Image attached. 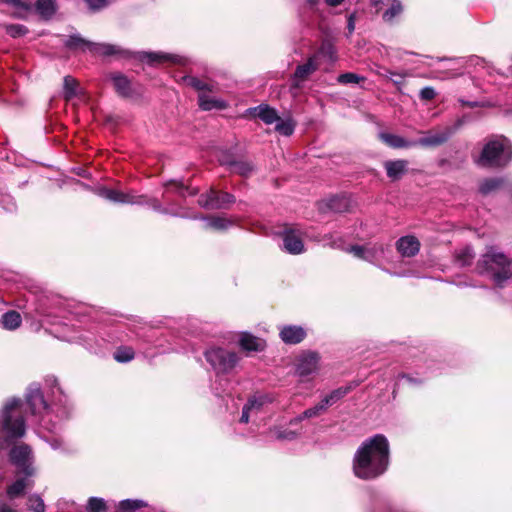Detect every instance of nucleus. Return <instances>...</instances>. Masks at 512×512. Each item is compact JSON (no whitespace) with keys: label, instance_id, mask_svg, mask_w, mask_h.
Returning a JSON list of instances; mask_svg holds the SVG:
<instances>
[{"label":"nucleus","instance_id":"nucleus-1","mask_svg":"<svg viewBox=\"0 0 512 512\" xmlns=\"http://www.w3.org/2000/svg\"><path fill=\"white\" fill-rule=\"evenodd\" d=\"M390 449L387 438L376 434L367 438L355 452L354 475L363 480L375 479L388 469Z\"/></svg>","mask_w":512,"mask_h":512},{"label":"nucleus","instance_id":"nucleus-2","mask_svg":"<svg viewBox=\"0 0 512 512\" xmlns=\"http://www.w3.org/2000/svg\"><path fill=\"white\" fill-rule=\"evenodd\" d=\"M26 433L24 404L13 398L5 404L0 416V450L21 439Z\"/></svg>","mask_w":512,"mask_h":512},{"label":"nucleus","instance_id":"nucleus-3","mask_svg":"<svg viewBox=\"0 0 512 512\" xmlns=\"http://www.w3.org/2000/svg\"><path fill=\"white\" fill-rule=\"evenodd\" d=\"M476 269L480 275L489 277L498 288L504 287L511 277L509 259L494 247L488 248L481 256Z\"/></svg>","mask_w":512,"mask_h":512},{"label":"nucleus","instance_id":"nucleus-4","mask_svg":"<svg viewBox=\"0 0 512 512\" xmlns=\"http://www.w3.org/2000/svg\"><path fill=\"white\" fill-rule=\"evenodd\" d=\"M509 139L495 135L489 137L479 153L474 157V162L482 168L497 169L509 163Z\"/></svg>","mask_w":512,"mask_h":512},{"label":"nucleus","instance_id":"nucleus-5","mask_svg":"<svg viewBox=\"0 0 512 512\" xmlns=\"http://www.w3.org/2000/svg\"><path fill=\"white\" fill-rule=\"evenodd\" d=\"M204 356L218 375L230 373L240 359L236 352L217 346L207 349Z\"/></svg>","mask_w":512,"mask_h":512},{"label":"nucleus","instance_id":"nucleus-6","mask_svg":"<svg viewBox=\"0 0 512 512\" xmlns=\"http://www.w3.org/2000/svg\"><path fill=\"white\" fill-rule=\"evenodd\" d=\"M9 461L16 468V475H36L34 456L29 445L13 446L9 452Z\"/></svg>","mask_w":512,"mask_h":512},{"label":"nucleus","instance_id":"nucleus-7","mask_svg":"<svg viewBox=\"0 0 512 512\" xmlns=\"http://www.w3.org/2000/svg\"><path fill=\"white\" fill-rule=\"evenodd\" d=\"M100 195L112 202L132 205H148L155 210H160L161 206L156 199H150L145 195H138L134 191L122 192L116 189H102Z\"/></svg>","mask_w":512,"mask_h":512},{"label":"nucleus","instance_id":"nucleus-8","mask_svg":"<svg viewBox=\"0 0 512 512\" xmlns=\"http://www.w3.org/2000/svg\"><path fill=\"white\" fill-rule=\"evenodd\" d=\"M65 45L70 49L89 50L91 52L104 56H110L120 53V49L117 46L104 43H91L84 40L79 35L70 36L66 40Z\"/></svg>","mask_w":512,"mask_h":512},{"label":"nucleus","instance_id":"nucleus-9","mask_svg":"<svg viewBox=\"0 0 512 512\" xmlns=\"http://www.w3.org/2000/svg\"><path fill=\"white\" fill-rule=\"evenodd\" d=\"M438 61H447L451 63L449 67L435 72L436 75L434 77L441 80L451 79L462 75L467 63L471 65H478L482 62L480 58L476 56H471L467 60L462 58H438Z\"/></svg>","mask_w":512,"mask_h":512},{"label":"nucleus","instance_id":"nucleus-10","mask_svg":"<svg viewBox=\"0 0 512 512\" xmlns=\"http://www.w3.org/2000/svg\"><path fill=\"white\" fill-rule=\"evenodd\" d=\"M235 202V197L227 192H218L211 189L208 193L200 195L198 204L206 209H224Z\"/></svg>","mask_w":512,"mask_h":512},{"label":"nucleus","instance_id":"nucleus-11","mask_svg":"<svg viewBox=\"0 0 512 512\" xmlns=\"http://www.w3.org/2000/svg\"><path fill=\"white\" fill-rule=\"evenodd\" d=\"M320 356L316 352L308 351L302 353L297 361L296 373L297 375L305 379L311 375L317 373L319 369Z\"/></svg>","mask_w":512,"mask_h":512},{"label":"nucleus","instance_id":"nucleus-12","mask_svg":"<svg viewBox=\"0 0 512 512\" xmlns=\"http://www.w3.org/2000/svg\"><path fill=\"white\" fill-rule=\"evenodd\" d=\"M385 246L383 244L375 243L373 245L351 246L349 251L354 254L355 257L368 261L370 263H376L385 256Z\"/></svg>","mask_w":512,"mask_h":512},{"label":"nucleus","instance_id":"nucleus-13","mask_svg":"<svg viewBox=\"0 0 512 512\" xmlns=\"http://www.w3.org/2000/svg\"><path fill=\"white\" fill-rule=\"evenodd\" d=\"M26 404L29 406L33 415H42L43 412H47L48 410V405L44 400L39 386L36 384L29 386L26 394Z\"/></svg>","mask_w":512,"mask_h":512},{"label":"nucleus","instance_id":"nucleus-14","mask_svg":"<svg viewBox=\"0 0 512 512\" xmlns=\"http://www.w3.org/2000/svg\"><path fill=\"white\" fill-rule=\"evenodd\" d=\"M16 479L7 486L6 495L10 500L22 497L26 490L34 487V476L16 475Z\"/></svg>","mask_w":512,"mask_h":512},{"label":"nucleus","instance_id":"nucleus-15","mask_svg":"<svg viewBox=\"0 0 512 512\" xmlns=\"http://www.w3.org/2000/svg\"><path fill=\"white\" fill-rule=\"evenodd\" d=\"M283 249L289 254L297 255L304 252V243L301 234L296 229H286L282 235Z\"/></svg>","mask_w":512,"mask_h":512},{"label":"nucleus","instance_id":"nucleus-16","mask_svg":"<svg viewBox=\"0 0 512 512\" xmlns=\"http://www.w3.org/2000/svg\"><path fill=\"white\" fill-rule=\"evenodd\" d=\"M455 129L456 128L453 129L448 127L444 131L429 133L428 135L413 141L415 143V146L436 147L445 143L454 133Z\"/></svg>","mask_w":512,"mask_h":512},{"label":"nucleus","instance_id":"nucleus-17","mask_svg":"<svg viewBox=\"0 0 512 512\" xmlns=\"http://www.w3.org/2000/svg\"><path fill=\"white\" fill-rule=\"evenodd\" d=\"M279 336L284 343L294 345L304 340L306 331L301 326L286 325L281 328Z\"/></svg>","mask_w":512,"mask_h":512},{"label":"nucleus","instance_id":"nucleus-18","mask_svg":"<svg viewBox=\"0 0 512 512\" xmlns=\"http://www.w3.org/2000/svg\"><path fill=\"white\" fill-rule=\"evenodd\" d=\"M247 112L254 117L260 118L267 125L275 124L280 117L277 111L267 104L249 108Z\"/></svg>","mask_w":512,"mask_h":512},{"label":"nucleus","instance_id":"nucleus-19","mask_svg":"<svg viewBox=\"0 0 512 512\" xmlns=\"http://www.w3.org/2000/svg\"><path fill=\"white\" fill-rule=\"evenodd\" d=\"M396 248L403 257H413L419 252L420 243L414 236H404L396 242Z\"/></svg>","mask_w":512,"mask_h":512},{"label":"nucleus","instance_id":"nucleus-20","mask_svg":"<svg viewBox=\"0 0 512 512\" xmlns=\"http://www.w3.org/2000/svg\"><path fill=\"white\" fill-rule=\"evenodd\" d=\"M384 168L388 178L399 180L408 171V161L404 159L388 160L384 162Z\"/></svg>","mask_w":512,"mask_h":512},{"label":"nucleus","instance_id":"nucleus-21","mask_svg":"<svg viewBox=\"0 0 512 512\" xmlns=\"http://www.w3.org/2000/svg\"><path fill=\"white\" fill-rule=\"evenodd\" d=\"M198 103L200 108L205 111L223 110L228 106L225 100L211 96L207 92L199 93Z\"/></svg>","mask_w":512,"mask_h":512},{"label":"nucleus","instance_id":"nucleus-22","mask_svg":"<svg viewBox=\"0 0 512 512\" xmlns=\"http://www.w3.org/2000/svg\"><path fill=\"white\" fill-rule=\"evenodd\" d=\"M379 138L385 144L392 148H409L414 147L415 143L413 140H407L399 135L381 132L379 133Z\"/></svg>","mask_w":512,"mask_h":512},{"label":"nucleus","instance_id":"nucleus-23","mask_svg":"<svg viewBox=\"0 0 512 512\" xmlns=\"http://www.w3.org/2000/svg\"><path fill=\"white\" fill-rule=\"evenodd\" d=\"M141 59L143 61L148 62L149 64H156L161 62H174V63H181L182 58L173 55V54H167V53H161V52H143L141 55Z\"/></svg>","mask_w":512,"mask_h":512},{"label":"nucleus","instance_id":"nucleus-24","mask_svg":"<svg viewBox=\"0 0 512 512\" xmlns=\"http://www.w3.org/2000/svg\"><path fill=\"white\" fill-rule=\"evenodd\" d=\"M239 344L244 350L247 351H261L265 346V343L262 339L255 337L247 332H244L240 335Z\"/></svg>","mask_w":512,"mask_h":512},{"label":"nucleus","instance_id":"nucleus-25","mask_svg":"<svg viewBox=\"0 0 512 512\" xmlns=\"http://www.w3.org/2000/svg\"><path fill=\"white\" fill-rule=\"evenodd\" d=\"M317 68L316 56L310 57L306 63L296 68L294 78L295 80L304 81L310 74L316 71Z\"/></svg>","mask_w":512,"mask_h":512},{"label":"nucleus","instance_id":"nucleus-26","mask_svg":"<svg viewBox=\"0 0 512 512\" xmlns=\"http://www.w3.org/2000/svg\"><path fill=\"white\" fill-rule=\"evenodd\" d=\"M296 127V122L291 118H281L279 117L278 120L275 123V131L279 133L282 136H291Z\"/></svg>","mask_w":512,"mask_h":512},{"label":"nucleus","instance_id":"nucleus-27","mask_svg":"<svg viewBox=\"0 0 512 512\" xmlns=\"http://www.w3.org/2000/svg\"><path fill=\"white\" fill-rule=\"evenodd\" d=\"M112 81L114 88L121 96L127 97L131 95V83L127 77L117 74L113 76Z\"/></svg>","mask_w":512,"mask_h":512},{"label":"nucleus","instance_id":"nucleus-28","mask_svg":"<svg viewBox=\"0 0 512 512\" xmlns=\"http://www.w3.org/2000/svg\"><path fill=\"white\" fill-rule=\"evenodd\" d=\"M273 398L268 394L255 395L251 397L246 405L250 407L253 413H258L263 406L272 403Z\"/></svg>","mask_w":512,"mask_h":512},{"label":"nucleus","instance_id":"nucleus-29","mask_svg":"<svg viewBox=\"0 0 512 512\" xmlns=\"http://www.w3.org/2000/svg\"><path fill=\"white\" fill-rule=\"evenodd\" d=\"M21 316L16 311H9L1 317L2 326L8 330H14L21 324Z\"/></svg>","mask_w":512,"mask_h":512},{"label":"nucleus","instance_id":"nucleus-30","mask_svg":"<svg viewBox=\"0 0 512 512\" xmlns=\"http://www.w3.org/2000/svg\"><path fill=\"white\" fill-rule=\"evenodd\" d=\"M63 89H64V98L67 101H70L71 99H73L74 97H76L78 95L79 83L77 82V80L75 78H73L71 76H65Z\"/></svg>","mask_w":512,"mask_h":512},{"label":"nucleus","instance_id":"nucleus-31","mask_svg":"<svg viewBox=\"0 0 512 512\" xmlns=\"http://www.w3.org/2000/svg\"><path fill=\"white\" fill-rule=\"evenodd\" d=\"M474 259L473 250L470 247H464L456 251L455 262L460 267L468 266Z\"/></svg>","mask_w":512,"mask_h":512},{"label":"nucleus","instance_id":"nucleus-32","mask_svg":"<svg viewBox=\"0 0 512 512\" xmlns=\"http://www.w3.org/2000/svg\"><path fill=\"white\" fill-rule=\"evenodd\" d=\"M224 164L229 166L231 173L239 174L241 176H248L253 170L252 165L245 161H232L225 162Z\"/></svg>","mask_w":512,"mask_h":512},{"label":"nucleus","instance_id":"nucleus-33","mask_svg":"<svg viewBox=\"0 0 512 512\" xmlns=\"http://www.w3.org/2000/svg\"><path fill=\"white\" fill-rule=\"evenodd\" d=\"M322 56L330 62H334L337 59L336 48L330 40H324L318 50L317 56Z\"/></svg>","mask_w":512,"mask_h":512},{"label":"nucleus","instance_id":"nucleus-34","mask_svg":"<svg viewBox=\"0 0 512 512\" xmlns=\"http://www.w3.org/2000/svg\"><path fill=\"white\" fill-rule=\"evenodd\" d=\"M35 6L37 12L45 18L51 17L56 11V5L53 0H37Z\"/></svg>","mask_w":512,"mask_h":512},{"label":"nucleus","instance_id":"nucleus-35","mask_svg":"<svg viewBox=\"0 0 512 512\" xmlns=\"http://www.w3.org/2000/svg\"><path fill=\"white\" fill-rule=\"evenodd\" d=\"M147 506V503L139 499L122 500L118 505V512H135L136 510Z\"/></svg>","mask_w":512,"mask_h":512},{"label":"nucleus","instance_id":"nucleus-36","mask_svg":"<svg viewBox=\"0 0 512 512\" xmlns=\"http://www.w3.org/2000/svg\"><path fill=\"white\" fill-rule=\"evenodd\" d=\"M185 82L188 86L194 88L195 90L202 92H212L214 89V85L212 83L205 82L196 77H186Z\"/></svg>","mask_w":512,"mask_h":512},{"label":"nucleus","instance_id":"nucleus-37","mask_svg":"<svg viewBox=\"0 0 512 512\" xmlns=\"http://www.w3.org/2000/svg\"><path fill=\"white\" fill-rule=\"evenodd\" d=\"M27 507L33 512H45L46 505L39 494H31L27 498Z\"/></svg>","mask_w":512,"mask_h":512},{"label":"nucleus","instance_id":"nucleus-38","mask_svg":"<svg viewBox=\"0 0 512 512\" xmlns=\"http://www.w3.org/2000/svg\"><path fill=\"white\" fill-rule=\"evenodd\" d=\"M206 227L215 229V230H225L232 225V222L224 217H210L205 218Z\"/></svg>","mask_w":512,"mask_h":512},{"label":"nucleus","instance_id":"nucleus-39","mask_svg":"<svg viewBox=\"0 0 512 512\" xmlns=\"http://www.w3.org/2000/svg\"><path fill=\"white\" fill-rule=\"evenodd\" d=\"M134 358V350L131 347L121 346L114 353V359L120 363H126Z\"/></svg>","mask_w":512,"mask_h":512},{"label":"nucleus","instance_id":"nucleus-40","mask_svg":"<svg viewBox=\"0 0 512 512\" xmlns=\"http://www.w3.org/2000/svg\"><path fill=\"white\" fill-rule=\"evenodd\" d=\"M106 509L107 506L104 499L98 497L89 498L86 506L87 512H105Z\"/></svg>","mask_w":512,"mask_h":512},{"label":"nucleus","instance_id":"nucleus-41","mask_svg":"<svg viewBox=\"0 0 512 512\" xmlns=\"http://www.w3.org/2000/svg\"><path fill=\"white\" fill-rule=\"evenodd\" d=\"M328 410L327 405H324L323 400H321L318 404L313 407L306 409L303 412V417H308V419L316 418L324 414Z\"/></svg>","mask_w":512,"mask_h":512},{"label":"nucleus","instance_id":"nucleus-42","mask_svg":"<svg viewBox=\"0 0 512 512\" xmlns=\"http://www.w3.org/2000/svg\"><path fill=\"white\" fill-rule=\"evenodd\" d=\"M402 4L399 0H393L389 9L383 14V19L387 22L392 21L402 12Z\"/></svg>","mask_w":512,"mask_h":512},{"label":"nucleus","instance_id":"nucleus-43","mask_svg":"<svg viewBox=\"0 0 512 512\" xmlns=\"http://www.w3.org/2000/svg\"><path fill=\"white\" fill-rule=\"evenodd\" d=\"M347 393V389L339 388L334 391H332L330 394L326 395L322 400L324 402V405H327L329 408L333 404H335L337 401H339L341 398H343Z\"/></svg>","mask_w":512,"mask_h":512},{"label":"nucleus","instance_id":"nucleus-44","mask_svg":"<svg viewBox=\"0 0 512 512\" xmlns=\"http://www.w3.org/2000/svg\"><path fill=\"white\" fill-rule=\"evenodd\" d=\"M3 1L7 4H10L11 6H13L16 9L18 17H23L24 14H26L32 8L31 4H28L21 0H3Z\"/></svg>","mask_w":512,"mask_h":512},{"label":"nucleus","instance_id":"nucleus-45","mask_svg":"<svg viewBox=\"0 0 512 512\" xmlns=\"http://www.w3.org/2000/svg\"><path fill=\"white\" fill-rule=\"evenodd\" d=\"M500 185H501V180L498 178L486 179L485 181H483V183L480 186V192L482 194H489L493 190L498 189L500 187Z\"/></svg>","mask_w":512,"mask_h":512},{"label":"nucleus","instance_id":"nucleus-46","mask_svg":"<svg viewBox=\"0 0 512 512\" xmlns=\"http://www.w3.org/2000/svg\"><path fill=\"white\" fill-rule=\"evenodd\" d=\"M6 32L10 36L16 38L25 35L28 32V29L21 24H11L6 26Z\"/></svg>","mask_w":512,"mask_h":512},{"label":"nucleus","instance_id":"nucleus-47","mask_svg":"<svg viewBox=\"0 0 512 512\" xmlns=\"http://www.w3.org/2000/svg\"><path fill=\"white\" fill-rule=\"evenodd\" d=\"M362 79L357 74L348 72L339 75L338 82L341 84H357Z\"/></svg>","mask_w":512,"mask_h":512},{"label":"nucleus","instance_id":"nucleus-48","mask_svg":"<svg viewBox=\"0 0 512 512\" xmlns=\"http://www.w3.org/2000/svg\"><path fill=\"white\" fill-rule=\"evenodd\" d=\"M331 208L337 212H343L347 209L348 200L344 197L342 198H334L331 200L330 204Z\"/></svg>","mask_w":512,"mask_h":512},{"label":"nucleus","instance_id":"nucleus-49","mask_svg":"<svg viewBox=\"0 0 512 512\" xmlns=\"http://www.w3.org/2000/svg\"><path fill=\"white\" fill-rule=\"evenodd\" d=\"M169 188H174L181 196H185V191H188L189 195H195L197 193L196 189H189L188 187H184V185L180 182H171L168 184Z\"/></svg>","mask_w":512,"mask_h":512},{"label":"nucleus","instance_id":"nucleus-50","mask_svg":"<svg viewBox=\"0 0 512 512\" xmlns=\"http://www.w3.org/2000/svg\"><path fill=\"white\" fill-rule=\"evenodd\" d=\"M436 96V91L434 90V88L432 87H424L421 91H420V98L422 100H426V101H429V100H432L434 99Z\"/></svg>","mask_w":512,"mask_h":512},{"label":"nucleus","instance_id":"nucleus-51","mask_svg":"<svg viewBox=\"0 0 512 512\" xmlns=\"http://www.w3.org/2000/svg\"><path fill=\"white\" fill-rule=\"evenodd\" d=\"M91 10H99L108 5V0H86Z\"/></svg>","mask_w":512,"mask_h":512},{"label":"nucleus","instance_id":"nucleus-52","mask_svg":"<svg viewBox=\"0 0 512 512\" xmlns=\"http://www.w3.org/2000/svg\"><path fill=\"white\" fill-rule=\"evenodd\" d=\"M297 436H298V434L291 430L282 431L277 434L278 439H286V440H294L297 438Z\"/></svg>","mask_w":512,"mask_h":512},{"label":"nucleus","instance_id":"nucleus-53","mask_svg":"<svg viewBox=\"0 0 512 512\" xmlns=\"http://www.w3.org/2000/svg\"><path fill=\"white\" fill-rule=\"evenodd\" d=\"M347 30H348V36L352 35V33L355 30V13H352L348 16Z\"/></svg>","mask_w":512,"mask_h":512},{"label":"nucleus","instance_id":"nucleus-54","mask_svg":"<svg viewBox=\"0 0 512 512\" xmlns=\"http://www.w3.org/2000/svg\"><path fill=\"white\" fill-rule=\"evenodd\" d=\"M253 413V411L248 407L246 404L244 405L242 409V415L240 418L241 423H248L250 414Z\"/></svg>","mask_w":512,"mask_h":512},{"label":"nucleus","instance_id":"nucleus-55","mask_svg":"<svg viewBox=\"0 0 512 512\" xmlns=\"http://www.w3.org/2000/svg\"><path fill=\"white\" fill-rule=\"evenodd\" d=\"M0 512H18L12 508L8 503L0 499Z\"/></svg>","mask_w":512,"mask_h":512},{"label":"nucleus","instance_id":"nucleus-56","mask_svg":"<svg viewBox=\"0 0 512 512\" xmlns=\"http://www.w3.org/2000/svg\"><path fill=\"white\" fill-rule=\"evenodd\" d=\"M305 419H308V417H303V412L301 414H299L298 416L294 417L293 419L290 420V424L291 425H296L298 423H300L301 421L305 420Z\"/></svg>","mask_w":512,"mask_h":512},{"label":"nucleus","instance_id":"nucleus-57","mask_svg":"<svg viewBox=\"0 0 512 512\" xmlns=\"http://www.w3.org/2000/svg\"><path fill=\"white\" fill-rule=\"evenodd\" d=\"M324 1L330 7H337L344 2V0H324Z\"/></svg>","mask_w":512,"mask_h":512},{"label":"nucleus","instance_id":"nucleus-58","mask_svg":"<svg viewBox=\"0 0 512 512\" xmlns=\"http://www.w3.org/2000/svg\"><path fill=\"white\" fill-rule=\"evenodd\" d=\"M387 73H388V75H389L390 77H392V76H397V77H399V79H400V80H402V79L405 77V75H406V74H404V73H394V72H391V71H387Z\"/></svg>","mask_w":512,"mask_h":512},{"label":"nucleus","instance_id":"nucleus-59","mask_svg":"<svg viewBox=\"0 0 512 512\" xmlns=\"http://www.w3.org/2000/svg\"><path fill=\"white\" fill-rule=\"evenodd\" d=\"M307 2L310 6H315L319 2V0H307Z\"/></svg>","mask_w":512,"mask_h":512},{"label":"nucleus","instance_id":"nucleus-60","mask_svg":"<svg viewBox=\"0 0 512 512\" xmlns=\"http://www.w3.org/2000/svg\"><path fill=\"white\" fill-rule=\"evenodd\" d=\"M401 378L407 379L408 381H412V379L410 377L406 376V375H402Z\"/></svg>","mask_w":512,"mask_h":512},{"label":"nucleus","instance_id":"nucleus-61","mask_svg":"<svg viewBox=\"0 0 512 512\" xmlns=\"http://www.w3.org/2000/svg\"><path fill=\"white\" fill-rule=\"evenodd\" d=\"M394 83H402V80H400L399 78H396V80H393Z\"/></svg>","mask_w":512,"mask_h":512},{"label":"nucleus","instance_id":"nucleus-62","mask_svg":"<svg viewBox=\"0 0 512 512\" xmlns=\"http://www.w3.org/2000/svg\"><path fill=\"white\" fill-rule=\"evenodd\" d=\"M332 247H340V245L336 244L335 242L332 243Z\"/></svg>","mask_w":512,"mask_h":512},{"label":"nucleus","instance_id":"nucleus-63","mask_svg":"<svg viewBox=\"0 0 512 512\" xmlns=\"http://www.w3.org/2000/svg\"><path fill=\"white\" fill-rule=\"evenodd\" d=\"M294 86H295V87H299V86H300V83H294Z\"/></svg>","mask_w":512,"mask_h":512}]
</instances>
